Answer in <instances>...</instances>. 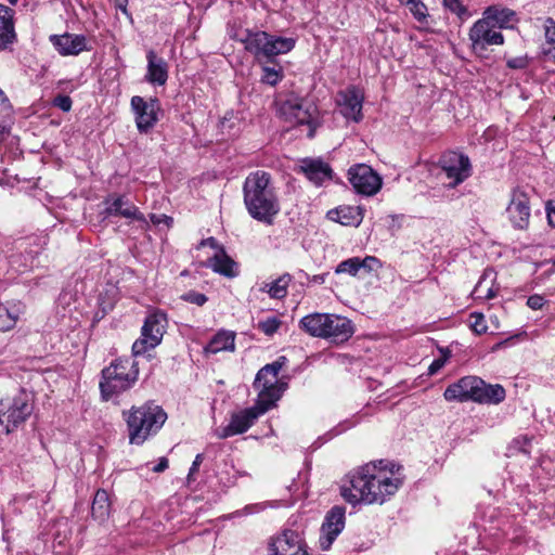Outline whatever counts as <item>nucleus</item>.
I'll return each instance as SVG.
<instances>
[{"instance_id":"nucleus-1","label":"nucleus","mask_w":555,"mask_h":555,"mask_svg":"<svg viewBox=\"0 0 555 555\" xmlns=\"http://www.w3.org/2000/svg\"><path fill=\"white\" fill-rule=\"evenodd\" d=\"M403 480L401 466L387 461L370 462L347 475L340 494L352 505L383 504L398 492Z\"/></svg>"},{"instance_id":"nucleus-2","label":"nucleus","mask_w":555,"mask_h":555,"mask_svg":"<svg viewBox=\"0 0 555 555\" xmlns=\"http://www.w3.org/2000/svg\"><path fill=\"white\" fill-rule=\"evenodd\" d=\"M243 197L249 216L271 225L280 212V202L272 177L264 170L250 172L243 184Z\"/></svg>"},{"instance_id":"nucleus-3","label":"nucleus","mask_w":555,"mask_h":555,"mask_svg":"<svg viewBox=\"0 0 555 555\" xmlns=\"http://www.w3.org/2000/svg\"><path fill=\"white\" fill-rule=\"evenodd\" d=\"M244 49L259 63L273 62L278 55L291 52L296 38L271 35L263 30L245 29L240 38Z\"/></svg>"},{"instance_id":"nucleus-4","label":"nucleus","mask_w":555,"mask_h":555,"mask_svg":"<svg viewBox=\"0 0 555 555\" xmlns=\"http://www.w3.org/2000/svg\"><path fill=\"white\" fill-rule=\"evenodd\" d=\"M124 415L128 426L129 441L138 446L142 444L150 436L155 435L167 420L166 412L153 402L132 406Z\"/></svg>"},{"instance_id":"nucleus-5","label":"nucleus","mask_w":555,"mask_h":555,"mask_svg":"<svg viewBox=\"0 0 555 555\" xmlns=\"http://www.w3.org/2000/svg\"><path fill=\"white\" fill-rule=\"evenodd\" d=\"M138 363L129 358L116 359L109 366L103 369L100 382L101 395L109 400L130 389L138 380Z\"/></svg>"},{"instance_id":"nucleus-6","label":"nucleus","mask_w":555,"mask_h":555,"mask_svg":"<svg viewBox=\"0 0 555 555\" xmlns=\"http://www.w3.org/2000/svg\"><path fill=\"white\" fill-rule=\"evenodd\" d=\"M304 328L312 336L345 341L353 334V325L343 314H306L300 320Z\"/></svg>"},{"instance_id":"nucleus-7","label":"nucleus","mask_w":555,"mask_h":555,"mask_svg":"<svg viewBox=\"0 0 555 555\" xmlns=\"http://www.w3.org/2000/svg\"><path fill=\"white\" fill-rule=\"evenodd\" d=\"M280 114L293 126H307V137L314 138L320 121L318 107L311 101L291 95L281 103Z\"/></svg>"},{"instance_id":"nucleus-8","label":"nucleus","mask_w":555,"mask_h":555,"mask_svg":"<svg viewBox=\"0 0 555 555\" xmlns=\"http://www.w3.org/2000/svg\"><path fill=\"white\" fill-rule=\"evenodd\" d=\"M438 166L449 180L447 184L449 189H455L473 175L470 159L462 152H444L439 158Z\"/></svg>"},{"instance_id":"nucleus-9","label":"nucleus","mask_w":555,"mask_h":555,"mask_svg":"<svg viewBox=\"0 0 555 555\" xmlns=\"http://www.w3.org/2000/svg\"><path fill=\"white\" fill-rule=\"evenodd\" d=\"M33 406L26 393L13 400L0 401V434H9L31 414Z\"/></svg>"},{"instance_id":"nucleus-10","label":"nucleus","mask_w":555,"mask_h":555,"mask_svg":"<svg viewBox=\"0 0 555 555\" xmlns=\"http://www.w3.org/2000/svg\"><path fill=\"white\" fill-rule=\"evenodd\" d=\"M167 314H149L142 326L141 337L132 345L133 356H141L155 348L163 338L167 326Z\"/></svg>"},{"instance_id":"nucleus-11","label":"nucleus","mask_w":555,"mask_h":555,"mask_svg":"<svg viewBox=\"0 0 555 555\" xmlns=\"http://www.w3.org/2000/svg\"><path fill=\"white\" fill-rule=\"evenodd\" d=\"M348 179L357 193L366 196L375 195L383 184L380 176L371 166L365 164L350 167Z\"/></svg>"},{"instance_id":"nucleus-12","label":"nucleus","mask_w":555,"mask_h":555,"mask_svg":"<svg viewBox=\"0 0 555 555\" xmlns=\"http://www.w3.org/2000/svg\"><path fill=\"white\" fill-rule=\"evenodd\" d=\"M131 108L135 115L137 128L141 133H147L158 121L160 103L157 98H151L149 101L142 96L131 98Z\"/></svg>"},{"instance_id":"nucleus-13","label":"nucleus","mask_w":555,"mask_h":555,"mask_svg":"<svg viewBox=\"0 0 555 555\" xmlns=\"http://www.w3.org/2000/svg\"><path fill=\"white\" fill-rule=\"evenodd\" d=\"M345 519V508L341 506H334L327 512L319 538L321 550H330L334 541L344 530Z\"/></svg>"},{"instance_id":"nucleus-14","label":"nucleus","mask_w":555,"mask_h":555,"mask_svg":"<svg viewBox=\"0 0 555 555\" xmlns=\"http://www.w3.org/2000/svg\"><path fill=\"white\" fill-rule=\"evenodd\" d=\"M487 20L477 21L469 30V39L474 51H483L488 46L503 44L504 37L500 31L493 29Z\"/></svg>"},{"instance_id":"nucleus-15","label":"nucleus","mask_w":555,"mask_h":555,"mask_svg":"<svg viewBox=\"0 0 555 555\" xmlns=\"http://www.w3.org/2000/svg\"><path fill=\"white\" fill-rule=\"evenodd\" d=\"M530 202L527 193L520 189H514L506 212L514 228L525 229L530 218Z\"/></svg>"},{"instance_id":"nucleus-16","label":"nucleus","mask_w":555,"mask_h":555,"mask_svg":"<svg viewBox=\"0 0 555 555\" xmlns=\"http://www.w3.org/2000/svg\"><path fill=\"white\" fill-rule=\"evenodd\" d=\"M260 416L253 406L240 411L232 415L230 423L227 426L218 427L215 429V436L219 439H225L235 435L244 434Z\"/></svg>"},{"instance_id":"nucleus-17","label":"nucleus","mask_w":555,"mask_h":555,"mask_svg":"<svg viewBox=\"0 0 555 555\" xmlns=\"http://www.w3.org/2000/svg\"><path fill=\"white\" fill-rule=\"evenodd\" d=\"M104 204L105 208L102 211L103 219H107L112 216H121L124 218L145 222L144 215L124 195L109 196L105 198Z\"/></svg>"},{"instance_id":"nucleus-18","label":"nucleus","mask_w":555,"mask_h":555,"mask_svg":"<svg viewBox=\"0 0 555 555\" xmlns=\"http://www.w3.org/2000/svg\"><path fill=\"white\" fill-rule=\"evenodd\" d=\"M363 94L356 87H350L339 92L338 105L341 115L354 122H359L363 118L362 114Z\"/></svg>"},{"instance_id":"nucleus-19","label":"nucleus","mask_w":555,"mask_h":555,"mask_svg":"<svg viewBox=\"0 0 555 555\" xmlns=\"http://www.w3.org/2000/svg\"><path fill=\"white\" fill-rule=\"evenodd\" d=\"M50 42L63 56L78 55L82 51H89L87 38L83 35L65 33L63 35H51Z\"/></svg>"},{"instance_id":"nucleus-20","label":"nucleus","mask_w":555,"mask_h":555,"mask_svg":"<svg viewBox=\"0 0 555 555\" xmlns=\"http://www.w3.org/2000/svg\"><path fill=\"white\" fill-rule=\"evenodd\" d=\"M479 377L465 376L447 387L443 397L447 401H474L475 389L479 385Z\"/></svg>"},{"instance_id":"nucleus-21","label":"nucleus","mask_w":555,"mask_h":555,"mask_svg":"<svg viewBox=\"0 0 555 555\" xmlns=\"http://www.w3.org/2000/svg\"><path fill=\"white\" fill-rule=\"evenodd\" d=\"M270 555H299L307 554L302 547L299 535L292 531H285L276 537L270 545Z\"/></svg>"},{"instance_id":"nucleus-22","label":"nucleus","mask_w":555,"mask_h":555,"mask_svg":"<svg viewBox=\"0 0 555 555\" xmlns=\"http://www.w3.org/2000/svg\"><path fill=\"white\" fill-rule=\"evenodd\" d=\"M301 170L307 179L317 186H321L324 182L331 181L333 178L331 166L321 159H304Z\"/></svg>"},{"instance_id":"nucleus-23","label":"nucleus","mask_w":555,"mask_h":555,"mask_svg":"<svg viewBox=\"0 0 555 555\" xmlns=\"http://www.w3.org/2000/svg\"><path fill=\"white\" fill-rule=\"evenodd\" d=\"M14 10L0 3V51L9 49L16 41Z\"/></svg>"},{"instance_id":"nucleus-24","label":"nucleus","mask_w":555,"mask_h":555,"mask_svg":"<svg viewBox=\"0 0 555 555\" xmlns=\"http://www.w3.org/2000/svg\"><path fill=\"white\" fill-rule=\"evenodd\" d=\"M479 385L475 389L474 402L481 404H499L506 397L505 389L499 384H487L479 378Z\"/></svg>"},{"instance_id":"nucleus-25","label":"nucleus","mask_w":555,"mask_h":555,"mask_svg":"<svg viewBox=\"0 0 555 555\" xmlns=\"http://www.w3.org/2000/svg\"><path fill=\"white\" fill-rule=\"evenodd\" d=\"M146 80L153 85L164 86L168 79V65L153 50L147 52Z\"/></svg>"},{"instance_id":"nucleus-26","label":"nucleus","mask_w":555,"mask_h":555,"mask_svg":"<svg viewBox=\"0 0 555 555\" xmlns=\"http://www.w3.org/2000/svg\"><path fill=\"white\" fill-rule=\"evenodd\" d=\"M327 218L343 225L359 227L363 220V209L360 206H339L328 210Z\"/></svg>"},{"instance_id":"nucleus-27","label":"nucleus","mask_w":555,"mask_h":555,"mask_svg":"<svg viewBox=\"0 0 555 555\" xmlns=\"http://www.w3.org/2000/svg\"><path fill=\"white\" fill-rule=\"evenodd\" d=\"M207 262V267L225 278H235L238 274L237 263L227 254L225 249L216 251Z\"/></svg>"},{"instance_id":"nucleus-28","label":"nucleus","mask_w":555,"mask_h":555,"mask_svg":"<svg viewBox=\"0 0 555 555\" xmlns=\"http://www.w3.org/2000/svg\"><path fill=\"white\" fill-rule=\"evenodd\" d=\"M495 280L496 272L492 268H487L472 292L473 298L475 300L493 298L498 291V287L495 286Z\"/></svg>"},{"instance_id":"nucleus-29","label":"nucleus","mask_w":555,"mask_h":555,"mask_svg":"<svg viewBox=\"0 0 555 555\" xmlns=\"http://www.w3.org/2000/svg\"><path fill=\"white\" fill-rule=\"evenodd\" d=\"M256 389L259 391L258 400L253 408L262 415L280 399L282 388L274 384V386L261 385Z\"/></svg>"},{"instance_id":"nucleus-30","label":"nucleus","mask_w":555,"mask_h":555,"mask_svg":"<svg viewBox=\"0 0 555 555\" xmlns=\"http://www.w3.org/2000/svg\"><path fill=\"white\" fill-rule=\"evenodd\" d=\"M286 363L285 357H280L276 361L264 365L256 375L254 388H259L261 385L274 386L278 384V375Z\"/></svg>"},{"instance_id":"nucleus-31","label":"nucleus","mask_w":555,"mask_h":555,"mask_svg":"<svg viewBox=\"0 0 555 555\" xmlns=\"http://www.w3.org/2000/svg\"><path fill=\"white\" fill-rule=\"evenodd\" d=\"M467 322L476 334H494L500 328L495 314H469Z\"/></svg>"},{"instance_id":"nucleus-32","label":"nucleus","mask_w":555,"mask_h":555,"mask_svg":"<svg viewBox=\"0 0 555 555\" xmlns=\"http://www.w3.org/2000/svg\"><path fill=\"white\" fill-rule=\"evenodd\" d=\"M234 340L235 335L233 332L220 331L205 347V352L215 354L220 351H233L235 347Z\"/></svg>"},{"instance_id":"nucleus-33","label":"nucleus","mask_w":555,"mask_h":555,"mask_svg":"<svg viewBox=\"0 0 555 555\" xmlns=\"http://www.w3.org/2000/svg\"><path fill=\"white\" fill-rule=\"evenodd\" d=\"M485 20L492 23V26L500 28L509 27L511 23L515 21V13L509 9H502L499 7H489L485 11Z\"/></svg>"},{"instance_id":"nucleus-34","label":"nucleus","mask_w":555,"mask_h":555,"mask_svg":"<svg viewBox=\"0 0 555 555\" xmlns=\"http://www.w3.org/2000/svg\"><path fill=\"white\" fill-rule=\"evenodd\" d=\"M292 281L289 273H284L278 279L263 283L261 291L266 292L271 298L282 299L287 295V287Z\"/></svg>"},{"instance_id":"nucleus-35","label":"nucleus","mask_w":555,"mask_h":555,"mask_svg":"<svg viewBox=\"0 0 555 555\" xmlns=\"http://www.w3.org/2000/svg\"><path fill=\"white\" fill-rule=\"evenodd\" d=\"M111 511V502L108 493L100 489L95 492L92 506H91V513L94 519L99 521H104L107 519Z\"/></svg>"},{"instance_id":"nucleus-36","label":"nucleus","mask_w":555,"mask_h":555,"mask_svg":"<svg viewBox=\"0 0 555 555\" xmlns=\"http://www.w3.org/2000/svg\"><path fill=\"white\" fill-rule=\"evenodd\" d=\"M12 119V104L5 93L0 89V135L9 132Z\"/></svg>"},{"instance_id":"nucleus-37","label":"nucleus","mask_w":555,"mask_h":555,"mask_svg":"<svg viewBox=\"0 0 555 555\" xmlns=\"http://www.w3.org/2000/svg\"><path fill=\"white\" fill-rule=\"evenodd\" d=\"M283 77V68L279 64H275L274 66L263 65L261 67L260 81L264 85L274 87L282 81Z\"/></svg>"},{"instance_id":"nucleus-38","label":"nucleus","mask_w":555,"mask_h":555,"mask_svg":"<svg viewBox=\"0 0 555 555\" xmlns=\"http://www.w3.org/2000/svg\"><path fill=\"white\" fill-rule=\"evenodd\" d=\"M79 300L77 292L64 288L56 299V308L61 310H68V312H73L78 309L76 305Z\"/></svg>"},{"instance_id":"nucleus-39","label":"nucleus","mask_w":555,"mask_h":555,"mask_svg":"<svg viewBox=\"0 0 555 555\" xmlns=\"http://www.w3.org/2000/svg\"><path fill=\"white\" fill-rule=\"evenodd\" d=\"M359 271V257H351L339 262L334 270L336 274L347 273L351 276H356Z\"/></svg>"},{"instance_id":"nucleus-40","label":"nucleus","mask_w":555,"mask_h":555,"mask_svg":"<svg viewBox=\"0 0 555 555\" xmlns=\"http://www.w3.org/2000/svg\"><path fill=\"white\" fill-rule=\"evenodd\" d=\"M443 4L448 10L456 14L461 20L468 16L467 9L462 4L461 0H443Z\"/></svg>"},{"instance_id":"nucleus-41","label":"nucleus","mask_w":555,"mask_h":555,"mask_svg":"<svg viewBox=\"0 0 555 555\" xmlns=\"http://www.w3.org/2000/svg\"><path fill=\"white\" fill-rule=\"evenodd\" d=\"M410 11L418 22L425 21L427 17V8L421 0H414L410 4Z\"/></svg>"},{"instance_id":"nucleus-42","label":"nucleus","mask_w":555,"mask_h":555,"mask_svg":"<svg viewBox=\"0 0 555 555\" xmlns=\"http://www.w3.org/2000/svg\"><path fill=\"white\" fill-rule=\"evenodd\" d=\"M281 322L275 317H270L264 321H260L258 323V328L262 331L266 335H272L279 328Z\"/></svg>"},{"instance_id":"nucleus-43","label":"nucleus","mask_w":555,"mask_h":555,"mask_svg":"<svg viewBox=\"0 0 555 555\" xmlns=\"http://www.w3.org/2000/svg\"><path fill=\"white\" fill-rule=\"evenodd\" d=\"M382 263L379 259L374 256H366L363 259L359 258V269L365 272H372L380 268Z\"/></svg>"},{"instance_id":"nucleus-44","label":"nucleus","mask_w":555,"mask_h":555,"mask_svg":"<svg viewBox=\"0 0 555 555\" xmlns=\"http://www.w3.org/2000/svg\"><path fill=\"white\" fill-rule=\"evenodd\" d=\"M52 104L60 108L62 112H69L72 109V105H73V101L70 99V96L66 95V94H57L53 101H52Z\"/></svg>"},{"instance_id":"nucleus-45","label":"nucleus","mask_w":555,"mask_h":555,"mask_svg":"<svg viewBox=\"0 0 555 555\" xmlns=\"http://www.w3.org/2000/svg\"><path fill=\"white\" fill-rule=\"evenodd\" d=\"M18 320V314H0V332L12 330Z\"/></svg>"},{"instance_id":"nucleus-46","label":"nucleus","mask_w":555,"mask_h":555,"mask_svg":"<svg viewBox=\"0 0 555 555\" xmlns=\"http://www.w3.org/2000/svg\"><path fill=\"white\" fill-rule=\"evenodd\" d=\"M181 298L184 301L194 304L198 307L203 306L207 301V297L204 294L194 291L185 293L184 295L181 296Z\"/></svg>"},{"instance_id":"nucleus-47","label":"nucleus","mask_w":555,"mask_h":555,"mask_svg":"<svg viewBox=\"0 0 555 555\" xmlns=\"http://www.w3.org/2000/svg\"><path fill=\"white\" fill-rule=\"evenodd\" d=\"M108 293H111L113 296L112 301H106L102 294L99 296V305H100L101 312H108L109 310L114 309L116 289L114 287H111L109 289L106 291V295H108Z\"/></svg>"},{"instance_id":"nucleus-48","label":"nucleus","mask_w":555,"mask_h":555,"mask_svg":"<svg viewBox=\"0 0 555 555\" xmlns=\"http://www.w3.org/2000/svg\"><path fill=\"white\" fill-rule=\"evenodd\" d=\"M526 304L527 307L530 308L531 310H541L544 308L546 300L543 296L534 294L527 298Z\"/></svg>"},{"instance_id":"nucleus-49","label":"nucleus","mask_w":555,"mask_h":555,"mask_svg":"<svg viewBox=\"0 0 555 555\" xmlns=\"http://www.w3.org/2000/svg\"><path fill=\"white\" fill-rule=\"evenodd\" d=\"M528 63L527 56H516L507 60L506 65L512 69H525Z\"/></svg>"},{"instance_id":"nucleus-50","label":"nucleus","mask_w":555,"mask_h":555,"mask_svg":"<svg viewBox=\"0 0 555 555\" xmlns=\"http://www.w3.org/2000/svg\"><path fill=\"white\" fill-rule=\"evenodd\" d=\"M545 38L547 43H550L555 50V22L550 20L548 24L545 27Z\"/></svg>"},{"instance_id":"nucleus-51","label":"nucleus","mask_w":555,"mask_h":555,"mask_svg":"<svg viewBox=\"0 0 555 555\" xmlns=\"http://www.w3.org/2000/svg\"><path fill=\"white\" fill-rule=\"evenodd\" d=\"M205 246H209L210 248H212L215 250V253L218 251L219 249H224V247L222 245H220L219 242L212 236L202 240L198 245V248L205 247Z\"/></svg>"},{"instance_id":"nucleus-52","label":"nucleus","mask_w":555,"mask_h":555,"mask_svg":"<svg viewBox=\"0 0 555 555\" xmlns=\"http://www.w3.org/2000/svg\"><path fill=\"white\" fill-rule=\"evenodd\" d=\"M203 460H204L203 454H197L195 456V460L193 461L192 466H191L190 472H189V475H188V480L189 481L194 480V475L198 470L201 464L203 463Z\"/></svg>"},{"instance_id":"nucleus-53","label":"nucleus","mask_w":555,"mask_h":555,"mask_svg":"<svg viewBox=\"0 0 555 555\" xmlns=\"http://www.w3.org/2000/svg\"><path fill=\"white\" fill-rule=\"evenodd\" d=\"M151 218V221L154 223V224H160V223H166L168 227L172 223V218L167 216V215H155V214H152L150 216Z\"/></svg>"},{"instance_id":"nucleus-54","label":"nucleus","mask_w":555,"mask_h":555,"mask_svg":"<svg viewBox=\"0 0 555 555\" xmlns=\"http://www.w3.org/2000/svg\"><path fill=\"white\" fill-rule=\"evenodd\" d=\"M446 363V359H437L435 360L428 367V372L430 375L437 373Z\"/></svg>"},{"instance_id":"nucleus-55","label":"nucleus","mask_w":555,"mask_h":555,"mask_svg":"<svg viewBox=\"0 0 555 555\" xmlns=\"http://www.w3.org/2000/svg\"><path fill=\"white\" fill-rule=\"evenodd\" d=\"M116 9L120 10L126 16L130 17V13L127 9L128 0H113Z\"/></svg>"},{"instance_id":"nucleus-56","label":"nucleus","mask_w":555,"mask_h":555,"mask_svg":"<svg viewBox=\"0 0 555 555\" xmlns=\"http://www.w3.org/2000/svg\"><path fill=\"white\" fill-rule=\"evenodd\" d=\"M168 468V460L166 457H160L157 465H155L152 469L155 473H162Z\"/></svg>"},{"instance_id":"nucleus-57","label":"nucleus","mask_w":555,"mask_h":555,"mask_svg":"<svg viewBox=\"0 0 555 555\" xmlns=\"http://www.w3.org/2000/svg\"><path fill=\"white\" fill-rule=\"evenodd\" d=\"M546 214H547V220H548V223L552 225V227H555V206L553 207L550 204H547L546 206Z\"/></svg>"},{"instance_id":"nucleus-58","label":"nucleus","mask_w":555,"mask_h":555,"mask_svg":"<svg viewBox=\"0 0 555 555\" xmlns=\"http://www.w3.org/2000/svg\"><path fill=\"white\" fill-rule=\"evenodd\" d=\"M327 275H328V273L315 274L309 279V282L313 283V284L321 285L325 282V279Z\"/></svg>"},{"instance_id":"nucleus-59","label":"nucleus","mask_w":555,"mask_h":555,"mask_svg":"<svg viewBox=\"0 0 555 555\" xmlns=\"http://www.w3.org/2000/svg\"><path fill=\"white\" fill-rule=\"evenodd\" d=\"M413 1H414V0H399V2H400L401 4H404V5L410 4V3H411V2H413Z\"/></svg>"},{"instance_id":"nucleus-60","label":"nucleus","mask_w":555,"mask_h":555,"mask_svg":"<svg viewBox=\"0 0 555 555\" xmlns=\"http://www.w3.org/2000/svg\"><path fill=\"white\" fill-rule=\"evenodd\" d=\"M8 1L10 2L11 5H15L18 0H8Z\"/></svg>"},{"instance_id":"nucleus-61","label":"nucleus","mask_w":555,"mask_h":555,"mask_svg":"<svg viewBox=\"0 0 555 555\" xmlns=\"http://www.w3.org/2000/svg\"><path fill=\"white\" fill-rule=\"evenodd\" d=\"M150 312L156 313L159 312L158 310H151Z\"/></svg>"},{"instance_id":"nucleus-62","label":"nucleus","mask_w":555,"mask_h":555,"mask_svg":"<svg viewBox=\"0 0 555 555\" xmlns=\"http://www.w3.org/2000/svg\"><path fill=\"white\" fill-rule=\"evenodd\" d=\"M553 264L555 266V259L553 260Z\"/></svg>"}]
</instances>
